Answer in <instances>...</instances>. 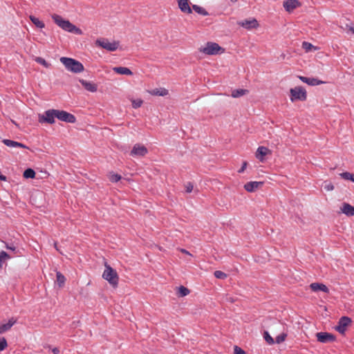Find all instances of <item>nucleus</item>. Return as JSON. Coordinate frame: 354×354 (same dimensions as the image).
<instances>
[{"label": "nucleus", "instance_id": "17", "mask_svg": "<svg viewBox=\"0 0 354 354\" xmlns=\"http://www.w3.org/2000/svg\"><path fill=\"white\" fill-rule=\"evenodd\" d=\"M299 78L303 82L306 83L310 86H317V85H319V84H322L324 83L323 81L319 80L318 79L314 78V77H304V76H299Z\"/></svg>", "mask_w": 354, "mask_h": 354}, {"label": "nucleus", "instance_id": "35", "mask_svg": "<svg viewBox=\"0 0 354 354\" xmlns=\"http://www.w3.org/2000/svg\"><path fill=\"white\" fill-rule=\"evenodd\" d=\"M286 337H287V334L285 333H282L279 334V335H277L276 337L274 343H277V344L282 343L283 342L285 341Z\"/></svg>", "mask_w": 354, "mask_h": 354}, {"label": "nucleus", "instance_id": "27", "mask_svg": "<svg viewBox=\"0 0 354 354\" xmlns=\"http://www.w3.org/2000/svg\"><path fill=\"white\" fill-rule=\"evenodd\" d=\"M30 19L37 28H43L45 27L44 23L40 21L38 18L30 15Z\"/></svg>", "mask_w": 354, "mask_h": 354}, {"label": "nucleus", "instance_id": "33", "mask_svg": "<svg viewBox=\"0 0 354 354\" xmlns=\"http://www.w3.org/2000/svg\"><path fill=\"white\" fill-rule=\"evenodd\" d=\"M263 338L266 341L268 344L270 345H272L274 344V339L270 335L268 331H264L263 333Z\"/></svg>", "mask_w": 354, "mask_h": 354}, {"label": "nucleus", "instance_id": "7", "mask_svg": "<svg viewBox=\"0 0 354 354\" xmlns=\"http://www.w3.org/2000/svg\"><path fill=\"white\" fill-rule=\"evenodd\" d=\"M200 51L205 55H212L223 53L224 49L216 43L207 42L205 47L200 48Z\"/></svg>", "mask_w": 354, "mask_h": 354}, {"label": "nucleus", "instance_id": "39", "mask_svg": "<svg viewBox=\"0 0 354 354\" xmlns=\"http://www.w3.org/2000/svg\"><path fill=\"white\" fill-rule=\"evenodd\" d=\"M121 179V176L117 174L111 173L109 180L113 183L118 182Z\"/></svg>", "mask_w": 354, "mask_h": 354}, {"label": "nucleus", "instance_id": "15", "mask_svg": "<svg viewBox=\"0 0 354 354\" xmlns=\"http://www.w3.org/2000/svg\"><path fill=\"white\" fill-rule=\"evenodd\" d=\"M178 8L180 10L185 13L191 14L192 10L189 5V0H176Z\"/></svg>", "mask_w": 354, "mask_h": 354}, {"label": "nucleus", "instance_id": "18", "mask_svg": "<svg viewBox=\"0 0 354 354\" xmlns=\"http://www.w3.org/2000/svg\"><path fill=\"white\" fill-rule=\"evenodd\" d=\"M80 82L86 91L92 93L97 91V86L96 84L84 80H80Z\"/></svg>", "mask_w": 354, "mask_h": 354}, {"label": "nucleus", "instance_id": "49", "mask_svg": "<svg viewBox=\"0 0 354 354\" xmlns=\"http://www.w3.org/2000/svg\"><path fill=\"white\" fill-rule=\"evenodd\" d=\"M52 352L54 354H59V350L57 348H54L52 349Z\"/></svg>", "mask_w": 354, "mask_h": 354}, {"label": "nucleus", "instance_id": "1", "mask_svg": "<svg viewBox=\"0 0 354 354\" xmlns=\"http://www.w3.org/2000/svg\"><path fill=\"white\" fill-rule=\"evenodd\" d=\"M52 19L59 27H60L65 31L74 33L78 35H81L83 34V32L80 28L76 27L68 20L64 19L61 16L58 15H53Z\"/></svg>", "mask_w": 354, "mask_h": 354}, {"label": "nucleus", "instance_id": "10", "mask_svg": "<svg viewBox=\"0 0 354 354\" xmlns=\"http://www.w3.org/2000/svg\"><path fill=\"white\" fill-rule=\"evenodd\" d=\"M148 153V149L144 145L136 144L131 152L130 155L133 157H143Z\"/></svg>", "mask_w": 354, "mask_h": 354}, {"label": "nucleus", "instance_id": "2", "mask_svg": "<svg viewBox=\"0 0 354 354\" xmlns=\"http://www.w3.org/2000/svg\"><path fill=\"white\" fill-rule=\"evenodd\" d=\"M52 19L59 27H60L65 31L74 33L78 35H81L83 34V32L80 28L76 27L68 20L64 19L61 16L58 15H53Z\"/></svg>", "mask_w": 354, "mask_h": 354}, {"label": "nucleus", "instance_id": "13", "mask_svg": "<svg viewBox=\"0 0 354 354\" xmlns=\"http://www.w3.org/2000/svg\"><path fill=\"white\" fill-rule=\"evenodd\" d=\"M17 319L11 317L8 319L7 323L0 324V335L9 331L11 328L17 323Z\"/></svg>", "mask_w": 354, "mask_h": 354}, {"label": "nucleus", "instance_id": "32", "mask_svg": "<svg viewBox=\"0 0 354 354\" xmlns=\"http://www.w3.org/2000/svg\"><path fill=\"white\" fill-rule=\"evenodd\" d=\"M2 142L7 147H12V148L17 147V142L11 140H8V139H4L2 140Z\"/></svg>", "mask_w": 354, "mask_h": 354}, {"label": "nucleus", "instance_id": "38", "mask_svg": "<svg viewBox=\"0 0 354 354\" xmlns=\"http://www.w3.org/2000/svg\"><path fill=\"white\" fill-rule=\"evenodd\" d=\"M214 274L216 278L220 279H225L227 277V274H225V272L220 271V270L215 271Z\"/></svg>", "mask_w": 354, "mask_h": 354}, {"label": "nucleus", "instance_id": "45", "mask_svg": "<svg viewBox=\"0 0 354 354\" xmlns=\"http://www.w3.org/2000/svg\"><path fill=\"white\" fill-rule=\"evenodd\" d=\"M6 248L8 249V250H12V251H15L16 250V247L15 246H14L13 245H9L8 243H6Z\"/></svg>", "mask_w": 354, "mask_h": 354}, {"label": "nucleus", "instance_id": "43", "mask_svg": "<svg viewBox=\"0 0 354 354\" xmlns=\"http://www.w3.org/2000/svg\"><path fill=\"white\" fill-rule=\"evenodd\" d=\"M193 188H194V186H193V185L191 183H187L185 185V189H186V192L187 193L192 192V190H193Z\"/></svg>", "mask_w": 354, "mask_h": 354}, {"label": "nucleus", "instance_id": "41", "mask_svg": "<svg viewBox=\"0 0 354 354\" xmlns=\"http://www.w3.org/2000/svg\"><path fill=\"white\" fill-rule=\"evenodd\" d=\"M131 102H132L133 108L138 109L142 106L143 101L140 99H138V100H133L131 101Z\"/></svg>", "mask_w": 354, "mask_h": 354}, {"label": "nucleus", "instance_id": "29", "mask_svg": "<svg viewBox=\"0 0 354 354\" xmlns=\"http://www.w3.org/2000/svg\"><path fill=\"white\" fill-rule=\"evenodd\" d=\"M10 258L11 257L5 251L0 252V268L3 267V263Z\"/></svg>", "mask_w": 354, "mask_h": 354}, {"label": "nucleus", "instance_id": "48", "mask_svg": "<svg viewBox=\"0 0 354 354\" xmlns=\"http://www.w3.org/2000/svg\"><path fill=\"white\" fill-rule=\"evenodd\" d=\"M346 26L348 28L349 30L354 34V24L352 26L346 25Z\"/></svg>", "mask_w": 354, "mask_h": 354}, {"label": "nucleus", "instance_id": "11", "mask_svg": "<svg viewBox=\"0 0 354 354\" xmlns=\"http://www.w3.org/2000/svg\"><path fill=\"white\" fill-rule=\"evenodd\" d=\"M351 323V319L348 317H342L338 322V325L335 329L341 334H344L346 327Z\"/></svg>", "mask_w": 354, "mask_h": 354}, {"label": "nucleus", "instance_id": "31", "mask_svg": "<svg viewBox=\"0 0 354 354\" xmlns=\"http://www.w3.org/2000/svg\"><path fill=\"white\" fill-rule=\"evenodd\" d=\"M302 48L306 50V52H310L313 49L315 50V47L311 44L309 42H307V41H304L302 43Z\"/></svg>", "mask_w": 354, "mask_h": 354}, {"label": "nucleus", "instance_id": "3", "mask_svg": "<svg viewBox=\"0 0 354 354\" xmlns=\"http://www.w3.org/2000/svg\"><path fill=\"white\" fill-rule=\"evenodd\" d=\"M105 270L103 272L102 277L106 280L113 288L118 285L119 277L115 270L112 268L106 262L104 263Z\"/></svg>", "mask_w": 354, "mask_h": 354}, {"label": "nucleus", "instance_id": "51", "mask_svg": "<svg viewBox=\"0 0 354 354\" xmlns=\"http://www.w3.org/2000/svg\"><path fill=\"white\" fill-rule=\"evenodd\" d=\"M232 2H236L238 0H230Z\"/></svg>", "mask_w": 354, "mask_h": 354}, {"label": "nucleus", "instance_id": "23", "mask_svg": "<svg viewBox=\"0 0 354 354\" xmlns=\"http://www.w3.org/2000/svg\"><path fill=\"white\" fill-rule=\"evenodd\" d=\"M113 71L120 75H131L133 74L129 68L123 66L114 67Z\"/></svg>", "mask_w": 354, "mask_h": 354}, {"label": "nucleus", "instance_id": "14", "mask_svg": "<svg viewBox=\"0 0 354 354\" xmlns=\"http://www.w3.org/2000/svg\"><path fill=\"white\" fill-rule=\"evenodd\" d=\"M238 24L245 29L255 28L259 26L258 21L255 19H245L239 21Z\"/></svg>", "mask_w": 354, "mask_h": 354}, {"label": "nucleus", "instance_id": "40", "mask_svg": "<svg viewBox=\"0 0 354 354\" xmlns=\"http://www.w3.org/2000/svg\"><path fill=\"white\" fill-rule=\"evenodd\" d=\"M339 175L343 179L349 180L352 181L354 174L346 171V172H343V173L340 174Z\"/></svg>", "mask_w": 354, "mask_h": 354}, {"label": "nucleus", "instance_id": "25", "mask_svg": "<svg viewBox=\"0 0 354 354\" xmlns=\"http://www.w3.org/2000/svg\"><path fill=\"white\" fill-rule=\"evenodd\" d=\"M248 93V91L246 89L239 88V89H235L232 92V97L236 98L241 97Z\"/></svg>", "mask_w": 354, "mask_h": 354}, {"label": "nucleus", "instance_id": "34", "mask_svg": "<svg viewBox=\"0 0 354 354\" xmlns=\"http://www.w3.org/2000/svg\"><path fill=\"white\" fill-rule=\"evenodd\" d=\"M178 295L180 297H185L189 293V290L188 288L184 287V286H180L178 288Z\"/></svg>", "mask_w": 354, "mask_h": 354}, {"label": "nucleus", "instance_id": "44", "mask_svg": "<svg viewBox=\"0 0 354 354\" xmlns=\"http://www.w3.org/2000/svg\"><path fill=\"white\" fill-rule=\"evenodd\" d=\"M246 167H247V162H243L241 167L239 169L238 172L239 173H243L244 171V170L246 169Z\"/></svg>", "mask_w": 354, "mask_h": 354}, {"label": "nucleus", "instance_id": "6", "mask_svg": "<svg viewBox=\"0 0 354 354\" xmlns=\"http://www.w3.org/2000/svg\"><path fill=\"white\" fill-rule=\"evenodd\" d=\"M290 99L292 102L296 100L305 101L307 98L306 91L301 86H296L290 88Z\"/></svg>", "mask_w": 354, "mask_h": 354}, {"label": "nucleus", "instance_id": "52", "mask_svg": "<svg viewBox=\"0 0 354 354\" xmlns=\"http://www.w3.org/2000/svg\"><path fill=\"white\" fill-rule=\"evenodd\" d=\"M352 182H353V183H354V174H353V179H352Z\"/></svg>", "mask_w": 354, "mask_h": 354}, {"label": "nucleus", "instance_id": "19", "mask_svg": "<svg viewBox=\"0 0 354 354\" xmlns=\"http://www.w3.org/2000/svg\"><path fill=\"white\" fill-rule=\"evenodd\" d=\"M262 185L263 182L250 181L244 185V188L247 192H252L257 189Z\"/></svg>", "mask_w": 354, "mask_h": 354}, {"label": "nucleus", "instance_id": "22", "mask_svg": "<svg viewBox=\"0 0 354 354\" xmlns=\"http://www.w3.org/2000/svg\"><path fill=\"white\" fill-rule=\"evenodd\" d=\"M310 287L311 290L315 292L321 290L324 292H328V291H329L328 287L323 283H313L310 285Z\"/></svg>", "mask_w": 354, "mask_h": 354}, {"label": "nucleus", "instance_id": "4", "mask_svg": "<svg viewBox=\"0 0 354 354\" xmlns=\"http://www.w3.org/2000/svg\"><path fill=\"white\" fill-rule=\"evenodd\" d=\"M60 62L69 71L78 73L84 71L83 64L74 59L63 57L60 58Z\"/></svg>", "mask_w": 354, "mask_h": 354}, {"label": "nucleus", "instance_id": "50", "mask_svg": "<svg viewBox=\"0 0 354 354\" xmlns=\"http://www.w3.org/2000/svg\"><path fill=\"white\" fill-rule=\"evenodd\" d=\"M180 252L188 255H192L187 250L185 249H180Z\"/></svg>", "mask_w": 354, "mask_h": 354}, {"label": "nucleus", "instance_id": "46", "mask_svg": "<svg viewBox=\"0 0 354 354\" xmlns=\"http://www.w3.org/2000/svg\"><path fill=\"white\" fill-rule=\"evenodd\" d=\"M325 189L327 191H332L334 189V186L332 184H328L325 186Z\"/></svg>", "mask_w": 354, "mask_h": 354}, {"label": "nucleus", "instance_id": "26", "mask_svg": "<svg viewBox=\"0 0 354 354\" xmlns=\"http://www.w3.org/2000/svg\"><path fill=\"white\" fill-rule=\"evenodd\" d=\"M56 278V282L59 287H62L65 283V277L60 272H57Z\"/></svg>", "mask_w": 354, "mask_h": 354}, {"label": "nucleus", "instance_id": "5", "mask_svg": "<svg viewBox=\"0 0 354 354\" xmlns=\"http://www.w3.org/2000/svg\"><path fill=\"white\" fill-rule=\"evenodd\" d=\"M95 44L96 46H100L108 51L113 52L118 48L120 46V41L115 40L110 41L106 38H100L95 41Z\"/></svg>", "mask_w": 354, "mask_h": 354}, {"label": "nucleus", "instance_id": "12", "mask_svg": "<svg viewBox=\"0 0 354 354\" xmlns=\"http://www.w3.org/2000/svg\"><path fill=\"white\" fill-rule=\"evenodd\" d=\"M317 339L321 343L332 342L335 339L333 335L328 333L320 332L316 334Z\"/></svg>", "mask_w": 354, "mask_h": 354}, {"label": "nucleus", "instance_id": "16", "mask_svg": "<svg viewBox=\"0 0 354 354\" xmlns=\"http://www.w3.org/2000/svg\"><path fill=\"white\" fill-rule=\"evenodd\" d=\"M300 5L297 0H286L283 2V7L285 10L290 12Z\"/></svg>", "mask_w": 354, "mask_h": 354}, {"label": "nucleus", "instance_id": "42", "mask_svg": "<svg viewBox=\"0 0 354 354\" xmlns=\"http://www.w3.org/2000/svg\"><path fill=\"white\" fill-rule=\"evenodd\" d=\"M234 354H245V351L238 346H235L234 347Z\"/></svg>", "mask_w": 354, "mask_h": 354}, {"label": "nucleus", "instance_id": "21", "mask_svg": "<svg viewBox=\"0 0 354 354\" xmlns=\"http://www.w3.org/2000/svg\"><path fill=\"white\" fill-rule=\"evenodd\" d=\"M341 212L347 216H352L354 215V207L348 203H344L341 207Z\"/></svg>", "mask_w": 354, "mask_h": 354}, {"label": "nucleus", "instance_id": "30", "mask_svg": "<svg viewBox=\"0 0 354 354\" xmlns=\"http://www.w3.org/2000/svg\"><path fill=\"white\" fill-rule=\"evenodd\" d=\"M35 176V171L30 168L26 169L24 172V177L26 178H34Z\"/></svg>", "mask_w": 354, "mask_h": 354}, {"label": "nucleus", "instance_id": "8", "mask_svg": "<svg viewBox=\"0 0 354 354\" xmlns=\"http://www.w3.org/2000/svg\"><path fill=\"white\" fill-rule=\"evenodd\" d=\"M56 109H48L44 112L42 114H39L38 121L39 123H47L53 124L55 122Z\"/></svg>", "mask_w": 354, "mask_h": 354}, {"label": "nucleus", "instance_id": "37", "mask_svg": "<svg viewBox=\"0 0 354 354\" xmlns=\"http://www.w3.org/2000/svg\"><path fill=\"white\" fill-rule=\"evenodd\" d=\"M35 62L41 64L42 66H44L46 68H49L50 66V64H48L44 58L40 57H36Z\"/></svg>", "mask_w": 354, "mask_h": 354}, {"label": "nucleus", "instance_id": "28", "mask_svg": "<svg viewBox=\"0 0 354 354\" xmlns=\"http://www.w3.org/2000/svg\"><path fill=\"white\" fill-rule=\"evenodd\" d=\"M192 9L197 13L203 15V16H207L208 15V12L204 9L203 8L198 6V5H193Z\"/></svg>", "mask_w": 354, "mask_h": 354}, {"label": "nucleus", "instance_id": "36", "mask_svg": "<svg viewBox=\"0 0 354 354\" xmlns=\"http://www.w3.org/2000/svg\"><path fill=\"white\" fill-rule=\"evenodd\" d=\"M8 344L4 337H0V352L7 348Z\"/></svg>", "mask_w": 354, "mask_h": 354}, {"label": "nucleus", "instance_id": "9", "mask_svg": "<svg viewBox=\"0 0 354 354\" xmlns=\"http://www.w3.org/2000/svg\"><path fill=\"white\" fill-rule=\"evenodd\" d=\"M56 116L59 120L62 122L72 124L76 122V118L74 115L63 110L56 109Z\"/></svg>", "mask_w": 354, "mask_h": 354}, {"label": "nucleus", "instance_id": "47", "mask_svg": "<svg viewBox=\"0 0 354 354\" xmlns=\"http://www.w3.org/2000/svg\"><path fill=\"white\" fill-rule=\"evenodd\" d=\"M17 147H20V148H23V149H28V147H27V146H26V145H24L23 143L18 142H17Z\"/></svg>", "mask_w": 354, "mask_h": 354}, {"label": "nucleus", "instance_id": "24", "mask_svg": "<svg viewBox=\"0 0 354 354\" xmlns=\"http://www.w3.org/2000/svg\"><path fill=\"white\" fill-rule=\"evenodd\" d=\"M149 93L152 95L165 96L168 94V91L166 88H160L153 89Z\"/></svg>", "mask_w": 354, "mask_h": 354}, {"label": "nucleus", "instance_id": "20", "mask_svg": "<svg viewBox=\"0 0 354 354\" xmlns=\"http://www.w3.org/2000/svg\"><path fill=\"white\" fill-rule=\"evenodd\" d=\"M270 152L268 148L266 147H259L256 152V158L261 162L264 160V156Z\"/></svg>", "mask_w": 354, "mask_h": 354}]
</instances>
